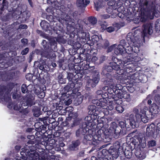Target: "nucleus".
<instances>
[{"label": "nucleus", "instance_id": "nucleus-1", "mask_svg": "<svg viewBox=\"0 0 160 160\" xmlns=\"http://www.w3.org/2000/svg\"><path fill=\"white\" fill-rule=\"evenodd\" d=\"M112 59L114 62H110V66H105L103 68L102 73L103 74L107 75L108 74L107 72H110L112 69H114L116 71L117 73L122 75L123 79H134L135 74L130 76V74L127 72V71H128L127 69H124V68L129 64L126 65V63L124 62L123 64L121 60L118 59L114 57H112Z\"/></svg>", "mask_w": 160, "mask_h": 160}, {"label": "nucleus", "instance_id": "nucleus-2", "mask_svg": "<svg viewBox=\"0 0 160 160\" xmlns=\"http://www.w3.org/2000/svg\"><path fill=\"white\" fill-rule=\"evenodd\" d=\"M133 43L134 45L132 44L133 46L132 47L129 46L128 45L126 46V48L124 49V55L127 56V54H128L127 56V59L128 61H127L126 59H125L122 62L123 64L126 63V64H129V65H127V66L124 67V69H129L131 70L133 68V66H136L137 64V63L140 60V58L138 57L137 52L139 51V48H138L139 44H136L135 41H133Z\"/></svg>", "mask_w": 160, "mask_h": 160}, {"label": "nucleus", "instance_id": "nucleus-3", "mask_svg": "<svg viewBox=\"0 0 160 160\" xmlns=\"http://www.w3.org/2000/svg\"><path fill=\"white\" fill-rule=\"evenodd\" d=\"M121 131V130L120 128L115 123L113 122L110 126L109 130H106L103 128L100 129L98 130L96 134L95 135H97L98 138L100 136V138H98L99 143L100 141L102 139V136L103 135L107 137L109 136H112L114 138H117L118 137Z\"/></svg>", "mask_w": 160, "mask_h": 160}, {"label": "nucleus", "instance_id": "nucleus-4", "mask_svg": "<svg viewBox=\"0 0 160 160\" xmlns=\"http://www.w3.org/2000/svg\"><path fill=\"white\" fill-rule=\"evenodd\" d=\"M100 100L98 101L96 100L97 102H95L93 100H92L93 103H96L98 106L99 107L98 108L97 110L96 107L94 105H90L88 107L89 114L94 116L96 117V118H97V115L98 114L99 112H103L105 115H108V112L107 109L108 106L107 104L104 102H102L101 99H100Z\"/></svg>", "mask_w": 160, "mask_h": 160}, {"label": "nucleus", "instance_id": "nucleus-5", "mask_svg": "<svg viewBox=\"0 0 160 160\" xmlns=\"http://www.w3.org/2000/svg\"><path fill=\"white\" fill-rule=\"evenodd\" d=\"M152 6H150L148 2L145 0L144 3L141 5L140 18L141 22H145L148 18L152 19L153 18L152 16L155 15L157 11L152 3Z\"/></svg>", "mask_w": 160, "mask_h": 160}, {"label": "nucleus", "instance_id": "nucleus-6", "mask_svg": "<svg viewBox=\"0 0 160 160\" xmlns=\"http://www.w3.org/2000/svg\"><path fill=\"white\" fill-rule=\"evenodd\" d=\"M137 112L136 113V119L133 115L131 114L129 117L130 124L131 126H135L137 125L136 123L142 121L144 123L147 122L148 121V117L145 114L141 115L139 113L138 110H137Z\"/></svg>", "mask_w": 160, "mask_h": 160}, {"label": "nucleus", "instance_id": "nucleus-7", "mask_svg": "<svg viewBox=\"0 0 160 160\" xmlns=\"http://www.w3.org/2000/svg\"><path fill=\"white\" fill-rule=\"evenodd\" d=\"M23 149H22V151L20 152V153L22 156V158L24 160H45V157L44 158H40L38 153L36 152H27V154L25 153V156H24Z\"/></svg>", "mask_w": 160, "mask_h": 160}, {"label": "nucleus", "instance_id": "nucleus-8", "mask_svg": "<svg viewBox=\"0 0 160 160\" xmlns=\"http://www.w3.org/2000/svg\"><path fill=\"white\" fill-rule=\"evenodd\" d=\"M0 99L5 102H8L11 99V95L9 91L5 87L0 86Z\"/></svg>", "mask_w": 160, "mask_h": 160}, {"label": "nucleus", "instance_id": "nucleus-9", "mask_svg": "<svg viewBox=\"0 0 160 160\" xmlns=\"http://www.w3.org/2000/svg\"><path fill=\"white\" fill-rule=\"evenodd\" d=\"M98 138L97 135L92 136L91 134H87L84 136V138L88 142V143L91 145L97 146L99 143Z\"/></svg>", "mask_w": 160, "mask_h": 160}, {"label": "nucleus", "instance_id": "nucleus-10", "mask_svg": "<svg viewBox=\"0 0 160 160\" xmlns=\"http://www.w3.org/2000/svg\"><path fill=\"white\" fill-rule=\"evenodd\" d=\"M152 32V26L151 24H147L143 25L142 34V37L144 40L145 37L148 36V35H151Z\"/></svg>", "mask_w": 160, "mask_h": 160}, {"label": "nucleus", "instance_id": "nucleus-11", "mask_svg": "<svg viewBox=\"0 0 160 160\" xmlns=\"http://www.w3.org/2000/svg\"><path fill=\"white\" fill-rule=\"evenodd\" d=\"M96 117L94 116L91 115L86 117L85 118V126L92 127V126L95 125V121Z\"/></svg>", "mask_w": 160, "mask_h": 160}, {"label": "nucleus", "instance_id": "nucleus-12", "mask_svg": "<svg viewBox=\"0 0 160 160\" xmlns=\"http://www.w3.org/2000/svg\"><path fill=\"white\" fill-rule=\"evenodd\" d=\"M59 5L57 1H54L53 2H51V7L48 8L46 9V10L48 12L51 13H52L53 12L54 9L57 10L60 9L61 11L62 12V11L61 10V8H62L63 6H60Z\"/></svg>", "mask_w": 160, "mask_h": 160}, {"label": "nucleus", "instance_id": "nucleus-13", "mask_svg": "<svg viewBox=\"0 0 160 160\" xmlns=\"http://www.w3.org/2000/svg\"><path fill=\"white\" fill-rule=\"evenodd\" d=\"M99 80V74L98 73H96L93 76L92 79L89 80L88 83L89 85L91 86L92 87H95L96 84L98 83Z\"/></svg>", "mask_w": 160, "mask_h": 160}, {"label": "nucleus", "instance_id": "nucleus-14", "mask_svg": "<svg viewBox=\"0 0 160 160\" xmlns=\"http://www.w3.org/2000/svg\"><path fill=\"white\" fill-rule=\"evenodd\" d=\"M8 107L10 109H12V108H13L15 110L19 111L20 112H22L23 113H28V112L26 110L23 111V109H24L23 108L22 106H20V104H15L12 103H9Z\"/></svg>", "mask_w": 160, "mask_h": 160}, {"label": "nucleus", "instance_id": "nucleus-15", "mask_svg": "<svg viewBox=\"0 0 160 160\" xmlns=\"http://www.w3.org/2000/svg\"><path fill=\"white\" fill-rule=\"evenodd\" d=\"M108 6L107 9V12L109 13H111L113 10H115L117 8V3L113 0H111L108 2Z\"/></svg>", "mask_w": 160, "mask_h": 160}, {"label": "nucleus", "instance_id": "nucleus-16", "mask_svg": "<svg viewBox=\"0 0 160 160\" xmlns=\"http://www.w3.org/2000/svg\"><path fill=\"white\" fill-rule=\"evenodd\" d=\"M155 131V126L152 124L147 127L146 128V135L148 137L152 136Z\"/></svg>", "mask_w": 160, "mask_h": 160}, {"label": "nucleus", "instance_id": "nucleus-17", "mask_svg": "<svg viewBox=\"0 0 160 160\" xmlns=\"http://www.w3.org/2000/svg\"><path fill=\"white\" fill-rule=\"evenodd\" d=\"M92 127L85 126L84 124L82 125V127L79 128V131H81V134L85 135L88 133H89L92 132Z\"/></svg>", "mask_w": 160, "mask_h": 160}, {"label": "nucleus", "instance_id": "nucleus-18", "mask_svg": "<svg viewBox=\"0 0 160 160\" xmlns=\"http://www.w3.org/2000/svg\"><path fill=\"white\" fill-rule=\"evenodd\" d=\"M75 30L77 31L79 37H81L83 39H84L86 35L85 33L83 32L82 30V27L79 24L77 25Z\"/></svg>", "mask_w": 160, "mask_h": 160}, {"label": "nucleus", "instance_id": "nucleus-19", "mask_svg": "<svg viewBox=\"0 0 160 160\" xmlns=\"http://www.w3.org/2000/svg\"><path fill=\"white\" fill-rule=\"evenodd\" d=\"M149 111L152 114H156L158 113L159 109L158 106L155 103H153L149 106Z\"/></svg>", "mask_w": 160, "mask_h": 160}, {"label": "nucleus", "instance_id": "nucleus-20", "mask_svg": "<svg viewBox=\"0 0 160 160\" xmlns=\"http://www.w3.org/2000/svg\"><path fill=\"white\" fill-rule=\"evenodd\" d=\"M90 3L89 0H77V5L81 8L86 7Z\"/></svg>", "mask_w": 160, "mask_h": 160}, {"label": "nucleus", "instance_id": "nucleus-21", "mask_svg": "<svg viewBox=\"0 0 160 160\" xmlns=\"http://www.w3.org/2000/svg\"><path fill=\"white\" fill-rule=\"evenodd\" d=\"M124 50L123 46L121 45H118V47L114 49V53L117 55L120 54L122 55H124Z\"/></svg>", "mask_w": 160, "mask_h": 160}, {"label": "nucleus", "instance_id": "nucleus-22", "mask_svg": "<svg viewBox=\"0 0 160 160\" xmlns=\"http://www.w3.org/2000/svg\"><path fill=\"white\" fill-rule=\"evenodd\" d=\"M115 102L116 103L118 104L115 108L116 110L119 113H122L124 111V108L123 106L119 105V103L121 104L122 103V101L119 99H118L116 100Z\"/></svg>", "mask_w": 160, "mask_h": 160}, {"label": "nucleus", "instance_id": "nucleus-23", "mask_svg": "<svg viewBox=\"0 0 160 160\" xmlns=\"http://www.w3.org/2000/svg\"><path fill=\"white\" fill-rule=\"evenodd\" d=\"M108 82V84L109 85L110 88H111L116 89V80L112 78L108 79L107 80Z\"/></svg>", "mask_w": 160, "mask_h": 160}, {"label": "nucleus", "instance_id": "nucleus-24", "mask_svg": "<svg viewBox=\"0 0 160 160\" xmlns=\"http://www.w3.org/2000/svg\"><path fill=\"white\" fill-rule=\"evenodd\" d=\"M80 144V142L78 140L73 141L72 143L69 147L70 150H75L77 149V147Z\"/></svg>", "mask_w": 160, "mask_h": 160}, {"label": "nucleus", "instance_id": "nucleus-25", "mask_svg": "<svg viewBox=\"0 0 160 160\" xmlns=\"http://www.w3.org/2000/svg\"><path fill=\"white\" fill-rule=\"evenodd\" d=\"M58 21L61 23H64L65 21L67 22L66 23H68L71 22L74 23V20L71 19L69 16L67 15H66V16L64 18H62L61 19H59Z\"/></svg>", "mask_w": 160, "mask_h": 160}, {"label": "nucleus", "instance_id": "nucleus-26", "mask_svg": "<svg viewBox=\"0 0 160 160\" xmlns=\"http://www.w3.org/2000/svg\"><path fill=\"white\" fill-rule=\"evenodd\" d=\"M35 93L37 94L38 97L41 98H44L45 96V93L42 91L41 88L38 87L35 89L34 91Z\"/></svg>", "mask_w": 160, "mask_h": 160}, {"label": "nucleus", "instance_id": "nucleus-27", "mask_svg": "<svg viewBox=\"0 0 160 160\" xmlns=\"http://www.w3.org/2000/svg\"><path fill=\"white\" fill-rule=\"evenodd\" d=\"M34 97L32 95L31 96L29 95V96L28 97L26 101L27 105L31 106L33 104H34Z\"/></svg>", "mask_w": 160, "mask_h": 160}, {"label": "nucleus", "instance_id": "nucleus-28", "mask_svg": "<svg viewBox=\"0 0 160 160\" xmlns=\"http://www.w3.org/2000/svg\"><path fill=\"white\" fill-rule=\"evenodd\" d=\"M27 7L24 5H21L19 6L16 8V10L18 12V14H21L22 13L24 12L26 10Z\"/></svg>", "mask_w": 160, "mask_h": 160}, {"label": "nucleus", "instance_id": "nucleus-29", "mask_svg": "<svg viewBox=\"0 0 160 160\" xmlns=\"http://www.w3.org/2000/svg\"><path fill=\"white\" fill-rule=\"evenodd\" d=\"M135 154L136 156L141 159H143L145 158V155L143 154V153L142 152H141L140 149H138L135 152Z\"/></svg>", "mask_w": 160, "mask_h": 160}, {"label": "nucleus", "instance_id": "nucleus-30", "mask_svg": "<svg viewBox=\"0 0 160 160\" xmlns=\"http://www.w3.org/2000/svg\"><path fill=\"white\" fill-rule=\"evenodd\" d=\"M83 99L82 96L80 95L77 97L75 99V101L76 105H78L82 102Z\"/></svg>", "mask_w": 160, "mask_h": 160}, {"label": "nucleus", "instance_id": "nucleus-31", "mask_svg": "<svg viewBox=\"0 0 160 160\" xmlns=\"http://www.w3.org/2000/svg\"><path fill=\"white\" fill-rule=\"evenodd\" d=\"M95 7L97 11H99L103 6V5L101 1H98L96 2H94Z\"/></svg>", "mask_w": 160, "mask_h": 160}, {"label": "nucleus", "instance_id": "nucleus-32", "mask_svg": "<svg viewBox=\"0 0 160 160\" xmlns=\"http://www.w3.org/2000/svg\"><path fill=\"white\" fill-rule=\"evenodd\" d=\"M131 34L130 33H128L127 37V39L128 41H130L132 42L133 43V41H135L136 42V44H139L140 43V41L138 40L137 41H136V38H135L134 40H132V38L131 37Z\"/></svg>", "mask_w": 160, "mask_h": 160}, {"label": "nucleus", "instance_id": "nucleus-33", "mask_svg": "<svg viewBox=\"0 0 160 160\" xmlns=\"http://www.w3.org/2000/svg\"><path fill=\"white\" fill-rule=\"evenodd\" d=\"M88 20L89 23L92 25H94L97 22V19L95 17H91L88 18Z\"/></svg>", "mask_w": 160, "mask_h": 160}, {"label": "nucleus", "instance_id": "nucleus-34", "mask_svg": "<svg viewBox=\"0 0 160 160\" xmlns=\"http://www.w3.org/2000/svg\"><path fill=\"white\" fill-rule=\"evenodd\" d=\"M156 145V142L155 140H152L148 142V146L149 148L153 147Z\"/></svg>", "mask_w": 160, "mask_h": 160}, {"label": "nucleus", "instance_id": "nucleus-35", "mask_svg": "<svg viewBox=\"0 0 160 160\" xmlns=\"http://www.w3.org/2000/svg\"><path fill=\"white\" fill-rule=\"evenodd\" d=\"M124 154L126 158L130 159L132 156V152L129 150H126L124 152Z\"/></svg>", "mask_w": 160, "mask_h": 160}, {"label": "nucleus", "instance_id": "nucleus-36", "mask_svg": "<svg viewBox=\"0 0 160 160\" xmlns=\"http://www.w3.org/2000/svg\"><path fill=\"white\" fill-rule=\"evenodd\" d=\"M45 160H59L58 158H56L53 155H48L45 158Z\"/></svg>", "mask_w": 160, "mask_h": 160}, {"label": "nucleus", "instance_id": "nucleus-37", "mask_svg": "<svg viewBox=\"0 0 160 160\" xmlns=\"http://www.w3.org/2000/svg\"><path fill=\"white\" fill-rule=\"evenodd\" d=\"M114 148L116 150L118 151H120V149H121V148L120 143L118 142H117L114 143L113 144Z\"/></svg>", "mask_w": 160, "mask_h": 160}, {"label": "nucleus", "instance_id": "nucleus-38", "mask_svg": "<svg viewBox=\"0 0 160 160\" xmlns=\"http://www.w3.org/2000/svg\"><path fill=\"white\" fill-rule=\"evenodd\" d=\"M102 45L103 48H106L109 45V43L108 41L106 40H104L103 42V43L102 44Z\"/></svg>", "mask_w": 160, "mask_h": 160}, {"label": "nucleus", "instance_id": "nucleus-39", "mask_svg": "<svg viewBox=\"0 0 160 160\" xmlns=\"http://www.w3.org/2000/svg\"><path fill=\"white\" fill-rule=\"evenodd\" d=\"M129 45L128 43H126L124 40H122L120 42V44L119 45H122L123 46V48H125L126 46Z\"/></svg>", "mask_w": 160, "mask_h": 160}, {"label": "nucleus", "instance_id": "nucleus-40", "mask_svg": "<svg viewBox=\"0 0 160 160\" xmlns=\"http://www.w3.org/2000/svg\"><path fill=\"white\" fill-rule=\"evenodd\" d=\"M21 90L22 93H25L27 92V87L26 84H23L21 87Z\"/></svg>", "mask_w": 160, "mask_h": 160}, {"label": "nucleus", "instance_id": "nucleus-41", "mask_svg": "<svg viewBox=\"0 0 160 160\" xmlns=\"http://www.w3.org/2000/svg\"><path fill=\"white\" fill-rule=\"evenodd\" d=\"M107 31L109 32H111L115 30V28L113 26H110L106 28Z\"/></svg>", "mask_w": 160, "mask_h": 160}, {"label": "nucleus", "instance_id": "nucleus-42", "mask_svg": "<svg viewBox=\"0 0 160 160\" xmlns=\"http://www.w3.org/2000/svg\"><path fill=\"white\" fill-rule=\"evenodd\" d=\"M100 17L102 19H107L110 17V16L108 14H102L100 15Z\"/></svg>", "mask_w": 160, "mask_h": 160}, {"label": "nucleus", "instance_id": "nucleus-43", "mask_svg": "<svg viewBox=\"0 0 160 160\" xmlns=\"http://www.w3.org/2000/svg\"><path fill=\"white\" fill-rule=\"evenodd\" d=\"M53 145L52 144H47L45 147L46 149L48 150H52L53 148Z\"/></svg>", "mask_w": 160, "mask_h": 160}, {"label": "nucleus", "instance_id": "nucleus-44", "mask_svg": "<svg viewBox=\"0 0 160 160\" xmlns=\"http://www.w3.org/2000/svg\"><path fill=\"white\" fill-rule=\"evenodd\" d=\"M127 124L126 123V122L124 121H121L119 122V125L121 127V128H124L126 127Z\"/></svg>", "mask_w": 160, "mask_h": 160}, {"label": "nucleus", "instance_id": "nucleus-45", "mask_svg": "<svg viewBox=\"0 0 160 160\" xmlns=\"http://www.w3.org/2000/svg\"><path fill=\"white\" fill-rule=\"evenodd\" d=\"M123 97L127 99V100L128 102H129L131 100L130 95L128 94H125Z\"/></svg>", "mask_w": 160, "mask_h": 160}, {"label": "nucleus", "instance_id": "nucleus-46", "mask_svg": "<svg viewBox=\"0 0 160 160\" xmlns=\"http://www.w3.org/2000/svg\"><path fill=\"white\" fill-rule=\"evenodd\" d=\"M21 42L24 45H25L28 43V40L27 39L23 38L21 40Z\"/></svg>", "mask_w": 160, "mask_h": 160}, {"label": "nucleus", "instance_id": "nucleus-47", "mask_svg": "<svg viewBox=\"0 0 160 160\" xmlns=\"http://www.w3.org/2000/svg\"><path fill=\"white\" fill-rule=\"evenodd\" d=\"M29 49L28 48H26L23 50L22 52V55L26 54L28 52Z\"/></svg>", "mask_w": 160, "mask_h": 160}, {"label": "nucleus", "instance_id": "nucleus-48", "mask_svg": "<svg viewBox=\"0 0 160 160\" xmlns=\"http://www.w3.org/2000/svg\"><path fill=\"white\" fill-rule=\"evenodd\" d=\"M27 28V26L25 24H21L19 26L18 29H25Z\"/></svg>", "mask_w": 160, "mask_h": 160}, {"label": "nucleus", "instance_id": "nucleus-49", "mask_svg": "<svg viewBox=\"0 0 160 160\" xmlns=\"http://www.w3.org/2000/svg\"><path fill=\"white\" fill-rule=\"evenodd\" d=\"M102 153L103 156H106L107 153H108V151L106 149H103L102 151Z\"/></svg>", "mask_w": 160, "mask_h": 160}, {"label": "nucleus", "instance_id": "nucleus-50", "mask_svg": "<svg viewBox=\"0 0 160 160\" xmlns=\"http://www.w3.org/2000/svg\"><path fill=\"white\" fill-rule=\"evenodd\" d=\"M26 147H27V146H26ZM22 149H23V150L24 151H23V152H24V156L25 155V153H26L27 154V152H29V151H28V148L27 147H26L25 148H22Z\"/></svg>", "mask_w": 160, "mask_h": 160}, {"label": "nucleus", "instance_id": "nucleus-51", "mask_svg": "<svg viewBox=\"0 0 160 160\" xmlns=\"http://www.w3.org/2000/svg\"><path fill=\"white\" fill-rule=\"evenodd\" d=\"M81 131H79V129L76 132V135L77 136H79L80 134H81Z\"/></svg>", "mask_w": 160, "mask_h": 160}, {"label": "nucleus", "instance_id": "nucleus-52", "mask_svg": "<svg viewBox=\"0 0 160 160\" xmlns=\"http://www.w3.org/2000/svg\"><path fill=\"white\" fill-rule=\"evenodd\" d=\"M96 93L97 94L100 95H102V91L101 90H98L97 91Z\"/></svg>", "mask_w": 160, "mask_h": 160}, {"label": "nucleus", "instance_id": "nucleus-53", "mask_svg": "<svg viewBox=\"0 0 160 160\" xmlns=\"http://www.w3.org/2000/svg\"><path fill=\"white\" fill-rule=\"evenodd\" d=\"M72 74H68V76L67 77V78L68 79V80L69 81H71L72 80V78H71V76Z\"/></svg>", "mask_w": 160, "mask_h": 160}, {"label": "nucleus", "instance_id": "nucleus-54", "mask_svg": "<svg viewBox=\"0 0 160 160\" xmlns=\"http://www.w3.org/2000/svg\"><path fill=\"white\" fill-rule=\"evenodd\" d=\"M72 102V100H69L68 101L66 102L65 103L66 105H68Z\"/></svg>", "mask_w": 160, "mask_h": 160}, {"label": "nucleus", "instance_id": "nucleus-55", "mask_svg": "<svg viewBox=\"0 0 160 160\" xmlns=\"http://www.w3.org/2000/svg\"><path fill=\"white\" fill-rule=\"evenodd\" d=\"M28 1L29 3V4L30 5L31 7H32L33 5L32 2V0H28Z\"/></svg>", "mask_w": 160, "mask_h": 160}, {"label": "nucleus", "instance_id": "nucleus-56", "mask_svg": "<svg viewBox=\"0 0 160 160\" xmlns=\"http://www.w3.org/2000/svg\"><path fill=\"white\" fill-rule=\"evenodd\" d=\"M39 68L41 70H43L44 69V67L43 65H39Z\"/></svg>", "mask_w": 160, "mask_h": 160}, {"label": "nucleus", "instance_id": "nucleus-57", "mask_svg": "<svg viewBox=\"0 0 160 160\" xmlns=\"http://www.w3.org/2000/svg\"><path fill=\"white\" fill-rule=\"evenodd\" d=\"M108 89H109V88H108V86H105V87H103L102 88L103 90H105V91H107V90H108Z\"/></svg>", "mask_w": 160, "mask_h": 160}, {"label": "nucleus", "instance_id": "nucleus-58", "mask_svg": "<svg viewBox=\"0 0 160 160\" xmlns=\"http://www.w3.org/2000/svg\"><path fill=\"white\" fill-rule=\"evenodd\" d=\"M71 87H70L69 85H68L67 86L65 87V89H68L69 90H71V89H70L71 88Z\"/></svg>", "mask_w": 160, "mask_h": 160}, {"label": "nucleus", "instance_id": "nucleus-59", "mask_svg": "<svg viewBox=\"0 0 160 160\" xmlns=\"http://www.w3.org/2000/svg\"><path fill=\"white\" fill-rule=\"evenodd\" d=\"M21 147L19 146H17L15 147V148L16 150H18L20 149Z\"/></svg>", "mask_w": 160, "mask_h": 160}, {"label": "nucleus", "instance_id": "nucleus-60", "mask_svg": "<svg viewBox=\"0 0 160 160\" xmlns=\"http://www.w3.org/2000/svg\"><path fill=\"white\" fill-rule=\"evenodd\" d=\"M91 160H97V158L94 156L91 157Z\"/></svg>", "mask_w": 160, "mask_h": 160}, {"label": "nucleus", "instance_id": "nucleus-61", "mask_svg": "<svg viewBox=\"0 0 160 160\" xmlns=\"http://www.w3.org/2000/svg\"><path fill=\"white\" fill-rule=\"evenodd\" d=\"M51 44H53L55 46L57 45V42L55 41H54L53 42H51Z\"/></svg>", "mask_w": 160, "mask_h": 160}, {"label": "nucleus", "instance_id": "nucleus-62", "mask_svg": "<svg viewBox=\"0 0 160 160\" xmlns=\"http://www.w3.org/2000/svg\"><path fill=\"white\" fill-rule=\"evenodd\" d=\"M75 84L74 83L72 82H71V86H72V87L71 88V89H72L74 87Z\"/></svg>", "mask_w": 160, "mask_h": 160}, {"label": "nucleus", "instance_id": "nucleus-63", "mask_svg": "<svg viewBox=\"0 0 160 160\" xmlns=\"http://www.w3.org/2000/svg\"><path fill=\"white\" fill-rule=\"evenodd\" d=\"M152 103V101L151 100L149 99V100H148V104H149V105L151 104Z\"/></svg>", "mask_w": 160, "mask_h": 160}, {"label": "nucleus", "instance_id": "nucleus-64", "mask_svg": "<svg viewBox=\"0 0 160 160\" xmlns=\"http://www.w3.org/2000/svg\"><path fill=\"white\" fill-rule=\"evenodd\" d=\"M52 65L53 67H55L57 66V64L55 63H52Z\"/></svg>", "mask_w": 160, "mask_h": 160}]
</instances>
